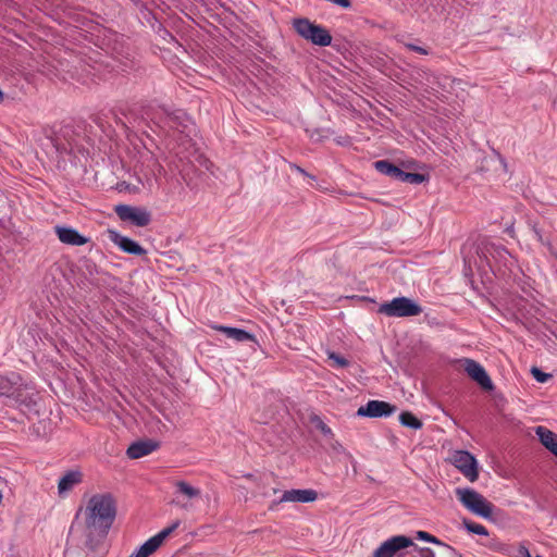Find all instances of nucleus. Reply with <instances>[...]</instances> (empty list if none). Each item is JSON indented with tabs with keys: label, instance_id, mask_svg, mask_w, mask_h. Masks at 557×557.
<instances>
[{
	"label": "nucleus",
	"instance_id": "nucleus-17",
	"mask_svg": "<svg viewBox=\"0 0 557 557\" xmlns=\"http://www.w3.org/2000/svg\"><path fill=\"white\" fill-rule=\"evenodd\" d=\"M55 234L61 243L71 246H83L88 242L87 237L67 226H55Z\"/></svg>",
	"mask_w": 557,
	"mask_h": 557
},
{
	"label": "nucleus",
	"instance_id": "nucleus-29",
	"mask_svg": "<svg viewBox=\"0 0 557 557\" xmlns=\"http://www.w3.org/2000/svg\"><path fill=\"white\" fill-rule=\"evenodd\" d=\"M407 177V181L406 183H409V184H412V185H420L422 184L423 182L426 181V177L425 175L423 174H420V173H408V176Z\"/></svg>",
	"mask_w": 557,
	"mask_h": 557
},
{
	"label": "nucleus",
	"instance_id": "nucleus-6",
	"mask_svg": "<svg viewBox=\"0 0 557 557\" xmlns=\"http://www.w3.org/2000/svg\"><path fill=\"white\" fill-rule=\"evenodd\" d=\"M318 498V493L311 488H293L284 491L280 498L273 499L269 505V510L276 511L283 503H312Z\"/></svg>",
	"mask_w": 557,
	"mask_h": 557
},
{
	"label": "nucleus",
	"instance_id": "nucleus-7",
	"mask_svg": "<svg viewBox=\"0 0 557 557\" xmlns=\"http://www.w3.org/2000/svg\"><path fill=\"white\" fill-rule=\"evenodd\" d=\"M451 462L470 482L478 480V461L472 454L467 450H456L451 456Z\"/></svg>",
	"mask_w": 557,
	"mask_h": 557
},
{
	"label": "nucleus",
	"instance_id": "nucleus-15",
	"mask_svg": "<svg viewBox=\"0 0 557 557\" xmlns=\"http://www.w3.org/2000/svg\"><path fill=\"white\" fill-rule=\"evenodd\" d=\"M83 472L78 469H72L66 471L58 482V493L61 496L66 495L76 485L83 482Z\"/></svg>",
	"mask_w": 557,
	"mask_h": 557
},
{
	"label": "nucleus",
	"instance_id": "nucleus-2",
	"mask_svg": "<svg viewBox=\"0 0 557 557\" xmlns=\"http://www.w3.org/2000/svg\"><path fill=\"white\" fill-rule=\"evenodd\" d=\"M456 495L469 511L484 519H492L494 506L482 494L470 487H458Z\"/></svg>",
	"mask_w": 557,
	"mask_h": 557
},
{
	"label": "nucleus",
	"instance_id": "nucleus-32",
	"mask_svg": "<svg viewBox=\"0 0 557 557\" xmlns=\"http://www.w3.org/2000/svg\"><path fill=\"white\" fill-rule=\"evenodd\" d=\"M112 67H117L119 72H127L133 67V61L129 59H126L125 61H119V65H112Z\"/></svg>",
	"mask_w": 557,
	"mask_h": 557
},
{
	"label": "nucleus",
	"instance_id": "nucleus-33",
	"mask_svg": "<svg viewBox=\"0 0 557 557\" xmlns=\"http://www.w3.org/2000/svg\"><path fill=\"white\" fill-rule=\"evenodd\" d=\"M306 132L308 133L309 137L314 141H320L325 137L324 135H322V131L320 129H307Z\"/></svg>",
	"mask_w": 557,
	"mask_h": 557
},
{
	"label": "nucleus",
	"instance_id": "nucleus-22",
	"mask_svg": "<svg viewBox=\"0 0 557 557\" xmlns=\"http://www.w3.org/2000/svg\"><path fill=\"white\" fill-rule=\"evenodd\" d=\"M177 493L184 495L188 499L196 498L200 495V490L191 486L185 481H177L175 483Z\"/></svg>",
	"mask_w": 557,
	"mask_h": 557
},
{
	"label": "nucleus",
	"instance_id": "nucleus-27",
	"mask_svg": "<svg viewBox=\"0 0 557 557\" xmlns=\"http://www.w3.org/2000/svg\"><path fill=\"white\" fill-rule=\"evenodd\" d=\"M463 525L467 529V531H469L470 533H473L476 535H483V536L488 535L487 529L480 523H475V522L465 519Z\"/></svg>",
	"mask_w": 557,
	"mask_h": 557
},
{
	"label": "nucleus",
	"instance_id": "nucleus-41",
	"mask_svg": "<svg viewBox=\"0 0 557 557\" xmlns=\"http://www.w3.org/2000/svg\"><path fill=\"white\" fill-rule=\"evenodd\" d=\"M536 557H542V556H536Z\"/></svg>",
	"mask_w": 557,
	"mask_h": 557
},
{
	"label": "nucleus",
	"instance_id": "nucleus-26",
	"mask_svg": "<svg viewBox=\"0 0 557 557\" xmlns=\"http://www.w3.org/2000/svg\"><path fill=\"white\" fill-rule=\"evenodd\" d=\"M486 252L494 259H506L509 257L508 250L503 246H496L494 244L486 247Z\"/></svg>",
	"mask_w": 557,
	"mask_h": 557
},
{
	"label": "nucleus",
	"instance_id": "nucleus-37",
	"mask_svg": "<svg viewBox=\"0 0 557 557\" xmlns=\"http://www.w3.org/2000/svg\"><path fill=\"white\" fill-rule=\"evenodd\" d=\"M519 557H531L529 549L525 546H520L518 549Z\"/></svg>",
	"mask_w": 557,
	"mask_h": 557
},
{
	"label": "nucleus",
	"instance_id": "nucleus-8",
	"mask_svg": "<svg viewBox=\"0 0 557 557\" xmlns=\"http://www.w3.org/2000/svg\"><path fill=\"white\" fill-rule=\"evenodd\" d=\"M116 215L122 221H129L135 226H147L151 221V214L148 210L129 205H117L114 209Z\"/></svg>",
	"mask_w": 557,
	"mask_h": 557
},
{
	"label": "nucleus",
	"instance_id": "nucleus-31",
	"mask_svg": "<svg viewBox=\"0 0 557 557\" xmlns=\"http://www.w3.org/2000/svg\"><path fill=\"white\" fill-rule=\"evenodd\" d=\"M329 358L335 362V364L339 368H346L348 367L349 362L346 358H344L341 355H337L336 352H330Z\"/></svg>",
	"mask_w": 557,
	"mask_h": 557
},
{
	"label": "nucleus",
	"instance_id": "nucleus-25",
	"mask_svg": "<svg viewBox=\"0 0 557 557\" xmlns=\"http://www.w3.org/2000/svg\"><path fill=\"white\" fill-rule=\"evenodd\" d=\"M374 169L380 172L381 174H384L389 177H394V174L396 173V165L389 162L388 160H379L374 162Z\"/></svg>",
	"mask_w": 557,
	"mask_h": 557
},
{
	"label": "nucleus",
	"instance_id": "nucleus-19",
	"mask_svg": "<svg viewBox=\"0 0 557 557\" xmlns=\"http://www.w3.org/2000/svg\"><path fill=\"white\" fill-rule=\"evenodd\" d=\"M158 443L151 440L138 441L128 446L126 455L131 459H138L151 454L158 448Z\"/></svg>",
	"mask_w": 557,
	"mask_h": 557
},
{
	"label": "nucleus",
	"instance_id": "nucleus-39",
	"mask_svg": "<svg viewBox=\"0 0 557 557\" xmlns=\"http://www.w3.org/2000/svg\"><path fill=\"white\" fill-rule=\"evenodd\" d=\"M321 431L324 435H331L332 434V430L331 428H329L327 425L325 424H322L321 425Z\"/></svg>",
	"mask_w": 557,
	"mask_h": 557
},
{
	"label": "nucleus",
	"instance_id": "nucleus-14",
	"mask_svg": "<svg viewBox=\"0 0 557 557\" xmlns=\"http://www.w3.org/2000/svg\"><path fill=\"white\" fill-rule=\"evenodd\" d=\"M109 239L116 245L122 251L134 255V256H143L146 253V250L135 240L129 237L121 235L119 232L109 230Z\"/></svg>",
	"mask_w": 557,
	"mask_h": 557
},
{
	"label": "nucleus",
	"instance_id": "nucleus-36",
	"mask_svg": "<svg viewBox=\"0 0 557 557\" xmlns=\"http://www.w3.org/2000/svg\"><path fill=\"white\" fill-rule=\"evenodd\" d=\"M405 46H406L407 49H409L411 51H414L417 53H420V54H428L429 53V51L425 48H423L421 46H417L414 44H406Z\"/></svg>",
	"mask_w": 557,
	"mask_h": 557
},
{
	"label": "nucleus",
	"instance_id": "nucleus-40",
	"mask_svg": "<svg viewBox=\"0 0 557 557\" xmlns=\"http://www.w3.org/2000/svg\"><path fill=\"white\" fill-rule=\"evenodd\" d=\"M3 100V92L0 90V102Z\"/></svg>",
	"mask_w": 557,
	"mask_h": 557
},
{
	"label": "nucleus",
	"instance_id": "nucleus-30",
	"mask_svg": "<svg viewBox=\"0 0 557 557\" xmlns=\"http://www.w3.org/2000/svg\"><path fill=\"white\" fill-rule=\"evenodd\" d=\"M531 373L539 383H545L552 376L549 373H545L535 367L532 368Z\"/></svg>",
	"mask_w": 557,
	"mask_h": 557
},
{
	"label": "nucleus",
	"instance_id": "nucleus-21",
	"mask_svg": "<svg viewBox=\"0 0 557 557\" xmlns=\"http://www.w3.org/2000/svg\"><path fill=\"white\" fill-rule=\"evenodd\" d=\"M535 433L543 446L557 457V434L545 426H537Z\"/></svg>",
	"mask_w": 557,
	"mask_h": 557
},
{
	"label": "nucleus",
	"instance_id": "nucleus-24",
	"mask_svg": "<svg viewBox=\"0 0 557 557\" xmlns=\"http://www.w3.org/2000/svg\"><path fill=\"white\" fill-rule=\"evenodd\" d=\"M90 66L86 67L85 65H82L79 63V66L75 65L74 71L72 72V77L76 78L78 82L86 84L89 79V77L94 76L95 74L91 72Z\"/></svg>",
	"mask_w": 557,
	"mask_h": 557
},
{
	"label": "nucleus",
	"instance_id": "nucleus-38",
	"mask_svg": "<svg viewBox=\"0 0 557 557\" xmlns=\"http://www.w3.org/2000/svg\"><path fill=\"white\" fill-rule=\"evenodd\" d=\"M290 169L296 171V172H298V173H300V174H302V175H305V176H309V174L302 168H300L297 164H292Z\"/></svg>",
	"mask_w": 557,
	"mask_h": 557
},
{
	"label": "nucleus",
	"instance_id": "nucleus-9",
	"mask_svg": "<svg viewBox=\"0 0 557 557\" xmlns=\"http://www.w3.org/2000/svg\"><path fill=\"white\" fill-rule=\"evenodd\" d=\"M178 525L180 521H175L170 527L164 528L156 535L148 539L129 557H149L163 544L165 539L178 528Z\"/></svg>",
	"mask_w": 557,
	"mask_h": 557
},
{
	"label": "nucleus",
	"instance_id": "nucleus-34",
	"mask_svg": "<svg viewBox=\"0 0 557 557\" xmlns=\"http://www.w3.org/2000/svg\"><path fill=\"white\" fill-rule=\"evenodd\" d=\"M408 173H409V172H405V171H403L400 168H398V166H397V168H396V173L394 174V177H393V178H394V180H396V181H399V182L406 183V181H407V177H406V176H408Z\"/></svg>",
	"mask_w": 557,
	"mask_h": 557
},
{
	"label": "nucleus",
	"instance_id": "nucleus-3",
	"mask_svg": "<svg viewBox=\"0 0 557 557\" xmlns=\"http://www.w3.org/2000/svg\"><path fill=\"white\" fill-rule=\"evenodd\" d=\"M293 27L301 38L315 46L327 47L332 44L330 32L324 26L312 23L309 18H294Z\"/></svg>",
	"mask_w": 557,
	"mask_h": 557
},
{
	"label": "nucleus",
	"instance_id": "nucleus-35",
	"mask_svg": "<svg viewBox=\"0 0 557 557\" xmlns=\"http://www.w3.org/2000/svg\"><path fill=\"white\" fill-rule=\"evenodd\" d=\"M408 173H409V172H405V171H403L400 168H398V166H397V168H396V173L394 174V177H393V178H394V180H396V181H399V182L406 183V181H407V177H406V176H408Z\"/></svg>",
	"mask_w": 557,
	"mask_h": 557
},
{
	"label": "nucleus",
	"instance_id": "nucleus-18",
	"mask_svg": "<svg viewBox=\"0 0 557 557\" xmlns=\"http://www.w3.org/2000/svg\"><path fill=\"white\" fill-rule=\"evenodd\" d=\"M22 385V375L16 372L0 374V396L10 398L14 391Z\"/></svg>",
	"mask_w": 557,
	"mask_h": 557
},
{
	"label": "nucleus",
	"instance_id": "nucleus-16",
	"mask_svg": "<svg viewBox=\"0 0 557 557\" xmlns=\"http://www.w3.org/2000/svg\"><path fill=\"white\" fill-rule=\"evenodd\" d=\"M416 539L435 544L438 547V555L441 557H461V555L454 547L442 542L440 539L426 531H417Z\"/></svg>",
	"mask_w": 557,
	"mask_h": 557
},
{
	"label": "nucleus",
	"instance_id": "nucleus-12",
	"mask_svg": "<svg viewBox=\"0 0 557 557\" xmlns=\"http://www.w3.org/2000/svg\"><path fill=\"white\" fill-rule=\"evenodd\" d=\"M397 407L383 400H369L357 410L358 417L387 418L396 412Z\"/></svg>",
	"mask_w": 557,
	"mask_h": 557
},
{
	"label": "nucleus",
	"instance_id": "nucleus-11",
	"mask_svg": "<svg viewBox=\"0 0 557 557\" xmlns=\"http://www.w3.org/2000/svg\"><path fill=\"white\" fill-rule=\"evenodd\" d=\"M20 409L33 410L37 404V393L32 384L22 377V385L10 397Z\"/></svg>",
	"mask_w": 557,
	"mask_h": 557
},
{
	"label": "nucleus",
	"instance_id": "nucleus-28",
	"mask_svg": "<svg viewBox=\"0 0 557 557\" xmlns=\"http://www.w3.org/2000/svg\"><path fill=\"white\" fill-rule=\"evenodd\" d=\"M410 547L418 554L416 557H441L438 555V548L434 550L430 547H420L414 542Z\"/></svg>",
	"mask_w": 557,
	"mask_h": 557
},
{
	"label": "nucleus",
	"instance_id": "nucleus-1",
	"mask_svg": "<svg viewBox=\"0 0 557 557\" xmlns=\"http://www.w3.org/2000/svg\"><path fill=\"white\" fill-rule=\"evenodd\" d=\"M81 513L85 522V546L90 552H96L102 546L114 522L115 500L110 493L95 494L87 500L85 507L78 509L76 518Z\"/></svg>",
	"mask_w": 557,
	"mask_h": 557
},
{
	"label": "nucleus",
	"instance_id": "nucleus-13",
	"mask_svg": "<svg viewBox=\"0 0 557 557\" xmlns=\"http://www.w3.org/2000/svg\"><path fill=\"white\" fill-rule=\"evenodd\" d=\"M465 371L483 389L492 391L493 382L482 364L473 359L465 360Z\"/></svg>",
	"mask_w": 557,
	"mask_h": 557
},
{
	"label": "nucleus",
	"instance_id": "nucleus-10",
	"mask_svg": "<svg viewBox=\"0 0 557 557\" xmlns=\"http://www.w3.org/2000/svg\"><path fill=\"white\" fill-rule=\"evenodd\" d=\"M413 545L411 537L395 535L383 542L374 552L373 557H394L400 549Z\"/></svg>",
	"mask_w": 557,
	"mask_h": 557
},
{
	"label": "nucleus",
	"instance_id": "nucleus-23",
	"mask_svg": "<svg viewBox=\"0 0 557 557\" xmlns=\"http://www.w3.org/2000/svg\"><path fill=\"white\" fill-rule=\"evenodd\" d=\"M399 422L401 425L409 429L419 430L422 428V422L413 413L404 411L399 414Z\"/></svg>",
	"mask_w": 557,
	"mask_h": 557
},
{
	"label": "nucleus",
	"instance_id": "nucleus-4",
	"mask_svg": "<svg viewBox=\"0 0 557 557\" xmlns=\"http://www.w3.org/2000/svg\"><path fill=\"white\" fill-rule=\"evenodd\" d=\"M422 311V307L417 301L405 296L393 298L379 307L380 313L393 318L416 317Z\"/></svg>",
	"mask_w": 557,
	"mask_h": 557
},
{
	"label": "nucleus",
	"instance_id": "nucleus-20",
	"mask_svg": "<svg viewBox=\"0 0 557 557\" xmlns=\"http://www.w3.org/2000/svg\"><path fill=\"white\" fill-rule=\"evenodd\" d=\"M214 330L223 333L227 338H232L238 343L256 342V336L243 329L225 325H215Z\"/></svg>",
	"mask_w": 557,
	"mask_h": 557
},
{
	"label": "nucleus",
	"instance_id": "nucleus-5",
	"mask_svg": "<svg viewBox=\"0 0 557 557\" xmlns=\"http://www.w3.org/2000/svg\"><path fill=\"white\" fill-rule=\"evenodd\" d=\"M151 108H143V120H151L158 127L163 129L165 126H168L171 129H178L180 126H182L184 129L187 128V123H189V119L183 112L182 110H177L175 112H166L165 110H161V116L157 121L156 116L150 113Z\"/></svg>",
	"mask_w": 557,
	"mask_h": 557
}]
</instances>
